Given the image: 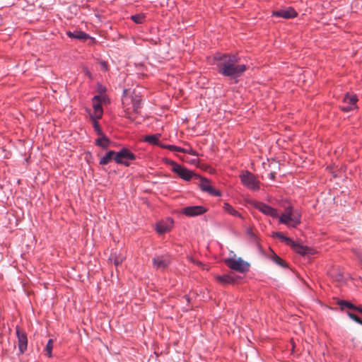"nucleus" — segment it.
Wrapping results in <instances>:
<instances>
[{
  "instance_id": "nucleus-1",
  "label": "nucleus",
  "mask_w": 362,
  "mask_h": 362,
  "mask_svg": "<svg viewBox=\"0 0 362 362\" xmlns=\"http://www.w3.org/2000/svg\"><path fill=\"white\" fill-rule=\"evenodd\" d=\"M214 59L219 62L216 64L218 72L224 76L239 77L248 68L245 64H239L240 58L237 54L217 52L214 54Z\"/></svg>"
},
{
  "instance_id": "nucleus-2",
  "label": "nucleus",
  "mask_w": 362,
  "mask_h": 362,
  "mask_svg": "<svg viewBox=\"0 0 362 362\" xmlns=\"http://www.w3.org/2000/svg\"><path fill=\"white\" fill-rule=\"evenodd\" d=\"M122 103L124 117L132 122H135L141 112L142 96L135 90L130 91L128 89H124Z\"/></svg>"
},
{
  "instance_id": "nucleus-3",
  "label": "nucleus",
  "mask_w": 362,
  "mask_h": 362,
  "mask_svg": "<svg viewBox=\"0 0 362 362\" xmlns=\"http://www.w3.org/2000/svg\"><path fill=\"white\" fill-rule=\"evenodd\" d=\"M242 184L252 191H258L260 189V182L256 176L248 170H245L240 175Z\"/></svg>"
},
{
  "instance_id": "nucleus-4",
  "label": "nucleus",
  "mask_w": 362,
  "mask_h": 362,
  "mask_svg": "<svg viewBox=\"0 0 362 362\" xmlns=\"http://www.w3.org/2000/svg\"><path fill=\"white\" fill-rule=\"evenodd\" d=\"M136 155L129 148H122L120 151L116 152L114 160L117 164L124 165L126 167H128L130 165L129 160H136Z\"/></svg>"
},
{
  "instance_id": "nucleus-5",
  "label": "nucleus",
  "mask_w": 362,
  "mask_h": 362,
  "mask_svg": "<svg viewBox=\"0 0 362 362\" xmlns=\"http://www.w3.org/2000/svg\"><path fill=\"white\" fill-rule=\"evenodd\" d=\"M286 212L282 214L279 217V222L287 226L296 228L300 223V216L293 215L292 207H287Z\"/></svg>"
},
{
  "instance_id": "nucleus-6",
  "label": "nucleus",
  "mask_w": 362,
  "mask_h": 362,
  "mask_svg": "<svg viewBox=\"0 0 362 362\" xmlns=\"http://www.w3.org/2000/svg\"><path fill=\"white\" fill-rule=\"evenodd\" d=\"M225 264L230 269L240 272L245 273L249 271L250 264L243 261L241 258L234 259L228 258L225 259Z\"/></svg>"
},
{
  "instance_id": "nucleus-7",
  "label": "nucleus",
  "mask_w": 362,
  "mask_h": 362,
  "mask_svg": "<svg viewBox=\"0 0 362 362\" xmlns=\"http://www.w3.org/2000/svg\"><path fill=\"white\" fill-rule=\"evenodd\" d=\"M103 97L101 95H95L93 98V115H90L91 119H101L103 114V110L102 107V101Z\"/></svg>"
},
{
  "instance_id": "nucleus-8",
  "label": "nucleus",
  "mask_w": 362,
  "mask_h": 362,
  "mask_svg": "<svg viewBox=\"0 0 362 362\" xmlns=\"http://www.w3.org/2000/svg\"><path fill=\"white\" fill-rule=\"evenodd\" d=\"M214 279L221 285L226 286L234 284L241 278L233 273H229L223 275H216Z\"/></svg>"
},
{
  "instance_id": "nucleus-9",
  "label": "nucleus",
  "mask_w": 362,
  "mask_h": 362,
  "mask_svg": "<svg viewBox=\"0 0 362 362\" xmlns=\"http://www.w3.org/2000/svg\"><path fill=\"white\" fill-rule=\"evenodd\" d=\"M358 101L357 95L354 94L351 95L347 93L343 99V103L346 105L342 106L341 110L344 112H349L356 107V103Z\"/></svg>"
},
{
  "instance_id": "nucleus-10",
  "label": "nucleus",
  "mask_w": 362,
  "mask_h": 362,
  "mask_svg": "<svg viewBox=\"0 0 362 362\" xmlns=\"http://www.w3.org/2000/svg\"><path fill=\"white\" fill-rule=\"evenodd\" d=\"M253 206L255 209H258L259 211L262 212L265 215L269 216L272 218H276L278 216V212L276 209L263 202H255L253 204Z\"/></svg>"
},
{
  "instance_id": "nucleus-11",
  "label": "nucleus",
  "mask_w": 362,
  "mask_h": 362,
  "mask_svg": "<svg viewBox=\"0 0 362 362\" xmlns=\"http://www.w3.org/2000/svg\"><path fill=\"white\" fill-rule=\"evenodd\" d=\"M16 332L18 337V346L21 353H23L28 347V337L25 332L16 326Z\"/></svg>"
},
{
  "instance_id": "nucleus-12",
  "label": "nucleus",
  "mask_w": 362,
  "mask_h": 362,
  "mask_svg": "<svg viewBox=\"0 0 362 362\" xmlns=\"http://www.w3.org/2000/svg\"><path fill=\"white\" fill-rule=\"evenodd\" d=\"M208 209L203 206H189L182 209V214L187 216H196L205 214Z\"/></svg>"
},
{
  "instance_id": "nucleus-13",
  "label": "nucleus",
  "mask_w": 362,
  "mask_h": 362,
  "mask_svg": "<svg viewBox=\"0 0 362 362\" xmlns=\"http://www.w3.org/2000/svg\"><path fill=\"white\" fill-rule=\"evenodd\" d=\"M197 177H199V176H198ZM200 179H201V183H200L199 186L202 191L206 192L209 194L215 196V197L221 196V192L219 190L214 188L210 185L209 181L206 178H203V177H200Z\"/></svg>"
},
{
  "instance_id": "nucleus-14",
  "label": "nucleus",
  "mask_w": 362,
  "mask_h": 362,
  "mask_svg": "<svg viewBox=\"0 0 362 362\" xmlns=\"http://www.w3.org/2000/svg\"><path fill=\"white\" fill-rule=\"evenodd\" d=\"M174 173L186 181H189L194 176L198 177L193 171L188 170L180 164L176 168H174Z\"/></svg>"
},
{
  "instance_id": "nucleus-15",
  "label": "nucleus",
  "mask_w": 362,
  "mask_h": 362,
  "mask_svg": "<svg viewBox=\"0 0 362 362\" xmlns=\"http://www.w3.org/2000/svg\"><path fill=\"white\" fill-rule=\"evenodd\" d=\"M171 263L169 256H158L153 259V267L157 269H166Z\"/></svg>"
},
{
  "instance_id": "nucleus-16",
  "label": "nucleus",
  "mask_w": 362,
  "mask_h": 362,
  "mask_svg": "<svg viewBox=\"0 0 362 362\" xmlns=\"http://www.w3.org/2000/svg\"><path fill=\"white\" fill-rule=\"evenodd\" d=\"M272 15L274 16L284 18L285 19H290L296 18L298 16V13L292 7H288L285 10H279L274 11Z\"/></svg>"
},
{
  "instance_id": "nucleus-17",
  "label": "nucleus",
  "mask_w": 362,
  "mask_h": 362,
  "mask_svg": "<svg viewBox=\"0 0 362 362\" xmlns=\"http://www.w3.org/2000/svg\"><path fill=\"white\" fill-rule=\"evenodd\" d=\"M290 247L298 254L300 255H305L311 252L312 249L308 246L302 245L293 241Z\"/></svg>"
},
{
  "instance_id": "nucleus-18",
  "label": "nucleus",
  "mask_w": 362,
  "mask_h": 362,
  "mask_svg": "<svg viewBox=\"0 0 362 362\" xmlns=\"http://www.w3.org/2000/svg\"><path fill=\"white\" fill-rule=\"evenodd\" d=\"M66 35L71 38L77 39L81 41H86L90 37L88 34L81 30H75L74 32L67 31Z\"/></svg>"
},
{
  "instance_id": "nucleus-19",
  "label": "nucleus",
  "mask_w": 362,
  "mask_h": 362,
  "mask_svg": "<svg viewBox=\"0 0 362 362\" xmlns=\"http://www.w3.org/2000/svg\"><path fill=\"white\" fill-rule=\"evenodd\" d=\"M110 140L105 134L99 136L95 142L96 146H100L103 149H107L110 146Z\"/></svg>"
},
{
  "instance_id": "nucleus-20",
  "label": "nucleus",
  "mask_w": 362,
  "mask_h": 362,
  "mask_svg": "<svg viewBox=\"0 0 362 362\" xmlns=\"http://www.w3.org/2000/svg\"><path fill=\"white\" fill-rule=\"evenodd\" d=\"M223 209L224 211L233 216L239 217L242 219L244 218V217L242 216V214L238 212L237 210H235L230 204L225 202L223 205Z\"/></svg>"
},
{
  "instance_id": "nucleus-21",
  "label": "nucleus",
  "mask_w": 362,
  "mask_h": 362,
  "mask_svg": "<svg viewBox=\"0 0 362 362\" xmlns=\"http://www.w3.org/2000/svg\"><path fill=\"white\" fill-rule=\"evenodd\" d=\"M160 134L148 135L145 137L144 141L151 144H153L162 148V146H165V144H163L160 142Z\"/></svg>"
},
{
  "instance_id": "nucleus-22",
  "label": "nucleus",
  "mask_w": 362,
  "mask_h": 362,
  "mask_svg": "<svg viewBox=\"0 0 362 362\" xmlns=\"http://www.w3.org/2000/svg\"><path fill=\"white\" fill-rule=\"evenodd\" d=\"M116 155V152L114 151H109L106 153V154L103 156L100 160V165H105L109 163L112 159L114 160V157Z\"/></svg>"
},
{
  "instance_id": "nucleus-23",
  "label": "nucleus",
  "mask_w": 362,
  "mask_h": 362,
  "mask_svg": "<svg viewBox=\"0 0 362 362\" xmlns=\"http://www.w3.org/2000/svg\"><path fill=\"white\" fill-rule=\"evenodd\" d=\"M246 235L249 238L250 240L255 243L257 245H259V238L257 233L254 231L253 228L249 227L246 229Z\"/></svg>"
},
{
  "instance_id": "nucleus-24",
  "label": "nucleus",
  "mask_w": 362,
  "mask_h": 362,
  "mask_svg": "<svg viewBox=\"0 0 362 362\" xmlns=\"http://www.w3.org/2000/svg\"><path fill=\"white\" fill-rule=\"evenodd\" d=\"M270 250L272 251V254L270 257V258L276 263L278 265L281 266V267H284V268H287L288 267V264L283 259H281L279 256H278L271 248H270Z\"/></svg>"
},
{
  "instance_id": "nucleus-25",
  "label": "nucleus",
  "mask_w": 362,
  "mask_h": 362,
  "mask_svg": "<svg viewBox=\"0 0 362 362\" xmlns=\"http://www.w3.org/2000/svg\"><path fill=\"white\" fill-rule=\"evenodd\" d=\"M109 259L113 260L114 264L116 267H118L122 264L123 261L125 259V257L120 255H117V253H112Z\"/></svg>"
},
{
  "instance_id": "nucleus-26",
  "label": "nucleus",
  "mask_w": 362,
  "mask_h": 362,
  "mask_svg": "<svg viewBox=\"0 0 362 362\" xmlns=\"http://www.w3.org/2000/svg\"><path fill=\"white\" fill-rule=\"evenodd\" d=\"M273 237L278 238L279 239H280L281 241L284 242L288 246H290L291 244H292L293 241L290 238H288V237L285 236L281 232H275V233H273Z\"/></svg>"
},
{
  "instance_id": "nucleus-27",
  "label": "nucleus",
  "mask_w": 362,
  "mask_h": 362,
  "mask_svg": "<svg viewBox=\"0 0 362 362\" xmlns=\"http://www.w3.org/2000/svg\"><path fill=\"white\" fill-rule=\"evenodd\" d=\"M337 304L340 306V309L341 310H344L345 308H347L351 309V310H354V308H356V306L355 305H354L352 303L347 301V300H338Z\"/></svg>"
},
{
  "instance_id": "nucleus-28",
  "label": "nucleus",
  "mask_w": 362,
  "mask_h": 362,
  "mask_svg": "<svg viewBox=\"0 0 362 362\" xmlns=\"http://www.w3.org/2000/svg\"><path fill=\"white\" fill-rule=\"evenodd\" d=\"M156 230L158 234L161 235L170 231V228L168 225L160 223L156 225Z\"/></svg>"
},
{
  "instance_id": "nucleus-29",
  "label": "nucleus",
  "mask_w": 362,
  "mask_h": 362,
  "mask_svg": "<svg viewBox=\"0 0 362 362\" xmlns=\"http://www.w3.org/2000/svg\"><path fill=\"white\" fill-rule=\"evenodd\" d=\"M130 18L135 23L141 24L145 21L146 16L143 13H138L132 15Z\"/></svg>"
},
{
  "instance_id": "nucleus-30",
  "label": "nucleus",
  "mask_w": 362,
  "mask_h": 362,
  "mask_svg": "<svg viewBox=\"0 0 362 362\" xmlns=\"http://www.w3.org/2000/svg\"><path fill=\"white\" fill-rule=\"evenodd\" d=\"M162 148L164 149H168L171 151H177V152H181L183 153L185 151V148H181L175 145H165L162 146Z\"/></svg>"
},
{
  "instance_id": "nucleus-31",
  "label": "nucleus",
  "mask_w": 362,
  "mask_h": 362,
  "mask_svg": "<svg viewBox=\"0 0 362 362\" xmlns=\"http://www.w3.org/2000/svg\"><path fill=\"white\" fill-rule=\"evenodd\" d=\"M53 344L54 341L52 339H49L47 343V345L45 346V352L46 355L48 356L49 358L52 356V351L53 349Z\"/></svg>"
},
{
  "instance_id": "nucleus-32",
  "label": "nucleus",
  "mask_w": 362,
  "mask_h": 362,
  "mask_svg": "<svg viewBox=\"0 0 362 362\" xmlns=\"http://www.w3.org/2000/svg\"><path fill=\"white\" fill-rule=\"evenodd\" d=\"M98 119H92L93 128L98 136L103 134V132L98 122Z\"/></svg>"
},
{
  "instance_id": "nucleus-33",
  "label": "nucleus",
  "mask_w": 362,
  "mask_h": 362,
  "mask_svg": "<svg viewBox=\"0 0 362 362\" xmlns=\"http://www.w3.org/2000/svg\"><path fill=\"white\" fill-rule=\"evenodd\" d=\"M347 314L351 319H352L355 322L362 325V320L359 317H358L356 314L350 313V312H347Z\"/></svg>"
},
{
  "instance_id": "nucleus-34",
  "label": "nucleus",
  "mask_w": 362,
  "mask_h": 362,
  "mask_svg": "<svg viewBox=\"0 0 362 362\" xmlns=\"http://www.w3.org/2000/svg\"><path fill=\"white\" fill-rule=\"evenodd\" d=\"M99 64L100 66V69L104 71H107L109 70V65L106 61L100 60L99 61Z\"/></svg>"
},
{
  "instance_id": "nucleus-35",
  "label": "nucleus",
  "mask_w": 362,
  "mask_h": 362,
  "mask_svg": "<svg viewBox=\"0 0 362 362\" xmlns=\"http://www.w3.org/2000/svg\"><path fill=\"white\" fill-rule=\"evenodd\" d=\"M165 163L169 165H171L172 166V170L173 172H174V168H176L177 166L179 165L178 163H177L175 161H173L172 160H169V159H165Z\"/></svg>"
},
{
  "instance_id": "nucleus-36",
  "label": "nucleus",
  "mask_w": 362,
  "mask_h": 362,
  "mask_svg": "<svg viewBox=\"0 0 362 362\" xmlns=\"http://www.w3.org/2000/svg\"><path fill=\"white\" fill-rule=\"evenodd\" d=\"M183 153H188V154H190L192 156H198L197 152L196 151H194V149H192L191 147H189V148H185V151H183Z\"/></svg>"
},
{
  "instance_id": "nucleus-37",
  "label": "nucleus",
  "mask_w": 362,
  "mask_h": 362,
  "mask_svg": "<svg viewBox=\"0 0 362 362\" xmlns=\"http://www.w3.org/2000/svg\"><path fill=\"white\" fill-rule=\"evenodd\" d=\"M88 40H89L88 45H90V46H93L95 44H96V42H97L96 40L94 37H92L90 36Z\"/></svg>"
},
{
  "instance_id": "nucleus-38",
  "label": "nucleus",
  "mask_w": 362,
  "mask_h": 362,
  "mask_svg": "<svg viewBox=\"0 0 362 362\" xmlns=\"http://www.w3.org/2000/svg\"><path fill=\"white\" fill-rule=\"evenodd\" d=\"M269 178L272 180H274L275 178H276V173L275 172H272L269 173Z\"/></svg>"
},
{
  "instance_id": "nucleus-39",
  "label": "nucleus",
  "mask_w": 362,
  "mask_h": 362,
  "mask_svg": "<svg viewBox=\"0 0 362 362\" xmlns=\"http://www.w3.org/2000/svg\"><path fill=\"white\" fill-rule=\"evenodd\" d=\"M354 310L358 311L360 313H362V307L361 305L356 306V308H354Z\"/></svg>"
},
{
  "instance_id": "nucleus-40",
  "label": "nucleus",
  "mask_w": 362,
  "mask_h": 362,
  "mask_svg": "<svg viewBox=\"0 0 362 362\" xmlns=\"http://www.w3.org/2000/svg\"><path fill=\"white\" fill-rule=\"evenodd\" d=\"M290 343H291V344L292 346V351H293V349L295 348V342H294L293 339H291Z\"/></svg>"
},
{
  "instance_id": "nucleus-41",
  "label": "nucleus",
  "mask_w": 362,
  "mask_h": 362,
  "mask_svg": "<svg viewBox=\"0 0 362 362\" xmlns=\"http://www.w3.org/2000/svg\"><path fill=\"white\" fill-rule=\"evenodd\" d=\"M99 90L100 92H105L106 90V88L105 87L100 86Z\"/></svg>"
}]
</instances>
